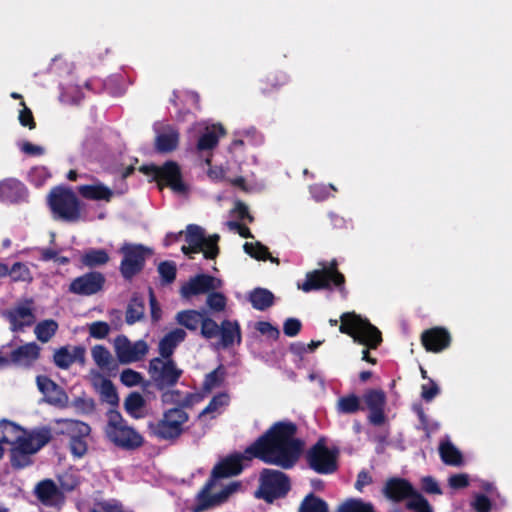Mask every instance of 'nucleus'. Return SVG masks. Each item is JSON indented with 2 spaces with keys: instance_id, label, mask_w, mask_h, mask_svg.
I'll list each match as a JSON object with an SVG mask.
<instances>
[{
  "instance_id": "1",
  "label": "nucleus",
  "mask_w": 512,
  "mask_h": 512,
  "mask_svg": "<svg viewBox=\"0 0 512 512\" xmlns=\"http://www.w3.org/2000/svg\"><path fill=\"white\" fill-rule=\"evenodd\" d=\"M297 425L291 421H279L274 423L264 434L258 437L244 453L235 452L221 460L213 467L210 477L196 496L194 512H202L207 509L225 503L230 495L240 487V482H232L226 485L220 492L211 493L220 479L230 478L242 473L243 461L257 458L262 462L289 470L298 463L303 450L304 441L296 437Z\"/></svg>"
},
{
  "instance_id": "2",
  "label": "nucleus",
  "mask_w": 512,
  "mask_h": 512,
  "mask_svg": "<svg viewBox=\"0 0 512 512\" xmlns=\"http://www.w3.org/2000/svg\"><path fill=\"white\" fill-rule=\"evenodd\" d=\"M48 426L26 430L13 421H0V444L10 445V463L14 469H23L32 464L31 456L52 440Z\"/></svg>"
},
{
  "instance_id": "3",
  "label": "nucleus",
  "mask_w": 512,
  "mask_h": 512,
  "mask_svg": "<svg viewBox=\"0 0 512 512\" xmlns=\"http://www.w3.org/2000/svg\"><path fill=\"white\" fill-rule=\"evenodd\" d=\"M340 320L339 331L350 336L355 343L364 345L366 348L362 350V360L375 365L377 360L370 355L369 349H377L381 345V331L367 318L355 312L343 313Z\"/></svg>"
},
{
  "instance_id": "4",
  "label": "nucleus",
  "mask_w": 512,
  "mask_h": 512,
  "mask_svg": "<svg viewBox=\"0 0 512 512\" xmlns=\"http://www.w3.org/2000/svg\"><path fill=\"white\" fill-rule=\"evenodd\" d=\"M193 394H188L181 407L165 410L157 421H151L147 427L151 436L161 441L176 442L184 433V424L188 422L189 415L183 409L191 405Z\"/></svg>"
},
{
  "instance_id": "5",
  "label": "nucleus",
  "mask_w": 512,
  "mask_h": 512,
  "mask_svg": "<svg viewBox=\"0 0 512 512\" xmlns=\"http://www.w3.org/2000/svg\"><path fill=\"white\" fill-rule=\"evenodd\" d=\"M318 265L320 268L306 273L304 282L298 284V288L306 293L319 290L331 291L335 288L343 297H346V279L338 269L337 260L332 259L328 264L321 261Z\"/></svg>"
},
{
  "instance_id": "6",
  "label": "nucleus",
  "mask_w": 512,
  "mask_h": 512,
  "mask_svg": "<svg viewBox=\"0 0 512 512\" xmlns=\"http://www.w3.org/2000/svg\"><path fill=\"white\" fill-rule=\"evenodd\" d=\"M104 432L111 443L126 451L136 450L144 443L143 436L132 426H129L117 410L108 412V422Z\"/></svg>"
},
{
  "instance_id": "7",
  "label": "nucleus",
  "mask_w": 512,
  "mask_h": 512,
  "mask_svg": "<svg viewBox=\"0 0 512 512\" xmlns=\"http://www.w3.org/2000/svg\"><path fill=\"white\" fill-rule=\"evenodd\" d=\"M290 489L291 482L288 475L279 470L264 468L260 472L259 487L255 497L267 503H273L277 499L284 498Z\"/></svg>"
},
{
  "instance_id": "8",
  "label": "nucleus",
  "mask_w": 512,
  "mask_h": 512,
  "mask_svg": "<svg viewBox=\"0 0 512 512\" xmlns=\"http://www.w3.org/2000/svg\"><path fill=\"white\" fill-rule=\"evenodd\" d=\"M220 236L213 234L205 237L204 229L196 224H189L186 227L185 241L188 246L183 245L181 251L186 255L203 252L206 259H215L220 252L218 242Z\"/></svg>"
},
{
  "instance_id": "9",
  "label": "nucleus",
  "mask_w": 512,
  "mask_h": 512,
  "mask_svg": "<svg viewBox=\"0 0 512 512\" xmlns=\"http://www.w3.org/2000/svg\"><path fill=\"white\" fill-rule=\"evenodd\" d=\"M48 204L58 219L75 222L80 218V202L71 189L53 188L48 195Z\"/></svg>"
},
{
  "instance_id": "10",
  "label": "nucleus",
  "mask_w": 512,
  "mask_h": 512,
  "mask_svg": "<svg viewBox=\"0 0 512 512\" xmlns=\"http://www.w3.org/2000/svg\"><path fill=\"white\" fill-rule=\"evenodd\" d=\"M338 454L339 450L337 448L329 449L325 438L321 437L306 451L305 460L308 467L316 473L328 475L338 469Z\"/></svg>"
},
{
  "instance_id": "11",
  "label": "nucleus",
  "mask_w": 512,
  "mask_h": 512,
  "mask_svg": "<svg viewBox=\"0 0 512 512\" xmlns=\"http://www.w3.org/2000/svg\"><path fill=\"white\" fill-rule=\"evenodd\" d=\"M148 373L154 386L163 391L178 383L183 370L172 358L155 357L149 361Z\"/></svg>"
},
{
  "instance_id": "12",
  "label": "nucleus",
  "mask_w": 512,
  "mask_h": 512,
  "mask_svg": "<svg viewBox=\"0 0 512 512\" xmlns=\"http://www.w3.org/2000/svg\"><path fill=\"white\" fill-rule=\"evenodd\" d=\"M139 171L145 175H152L160 189L167 186L178 193H184L187 190L182 180L180 167L175 161H166L162 166L142 165Z\"/></svg>"
},
{
  "instance_id": "13",
  "label": "nucleus",
  "mask_w": 512,
  "mask_h": 512,
  "mask_svg": "<svg viewBox=\"0 0 512 512\" xmlns=\"http://www.w3.org/2000/svg\"><path fill=\"white\" fill-rule=\"evenodd\" d=\"M123 258L120 263V273L125 280H132L145 266L146 258L151 250L141 244L125 243L119 249Z\"/></svg>"
},
{
  "instance_id": "14",
  "label": "nucleus",
  "mask_w": 512,
  "mask_h": 512,
  "mask_svg": "<svg viewBox=\"0 0 512 512\" xmlns=\"http://www.w3.org/2000/svg\"><path fill=\"white\" fill-rule=\"evenodd\" d=\"M114 349L119 362L128 364L141 360L148 352V345L144 340L131 343L125 335H118L114 339Z\"/></svg>"
},
{
  "instance_id": "15",
  "label": "nucleus",
  "mask_w": 512,
  "mask_h": 512,
  "mask_svg": "<svg viewBox=\"0 0 512 512\" xmlns=\"http://www.w3.org/2000/svg\"><path fill=\"white\" fill-rule=\"evenodd\" d=\"M105 276L98 271H90L73 279L69 292L81 296H91L101 291L105 284Z\"/></svg>"
},
{
  "instance_id": "16",
  "label": "nucleus",
  "mask_w": 512,
  "mask_h": 512,
  "mask_svg": "<svg viewBox=\"0 0 512 512\" xmlns=\"http://www.w3.org/2000/svg\"><path fill=\"white\" fill-rule=\"evenodd\" d=\"M6 359L9 366L30 368L40 358L41 347L36 342H28L20 346L9 348Z\"/></svg>"
},
{
  "instance_id": "17",
  "label": "nucleus",
  "mask_w": 512,
  "mask_h": 512,
  "mask_svg": "<svg viewBox=\"0 0 512 512\" xmlns=\"http://www.w3.org/2000/svg\"><path fill=\"white\" fill-rule=\"evenodd\" d=\"M26 303L28 305H17L3 313L10 323L12 332L23 331L25 327H30L35 322V315L31 307L32 300H27Z\"/></svg>"
},
{
  "instance_id": "18",
  "label": "nucleus",
  "mask_w": 512,
  "mask_h": 512,
  "mask_svg": "<svg viewBox=\"0 0 512 512\" xmlns=\"http://www.w3.org/2000/svg\"><path fill=\"white\" fill-rule=\"evenodd\" d=\"M421 343L428 352L439 353L451 344V335L444 327H432L422 332Z\"/></svg>"
},
{
  "instance_id": "19",
  "label": "nucleus",
  "mask_w": 512,
  "mask_h": 512,
  "mask_svg": "<svg viewBox=\"0 0 512 512\" xmlns=\"http://www.w3.org/2000/svg\"><path fill=\"white\" fill-rule=\"evenodd\" d=\"M215 283L216 278L214 276L203 273L197 274L181 286L180 294L186 299H189L192 296L206 294L217 289Z\"/></svg>"
},
{
  "instance_id": "20",
  "label": "nucleus",
  "mask_w": 512,
  "mask_h": 512,
  "mask_svg": "<svg viewBox=\"0 0 512 512\" xmlns=\"http://www.w3.org/2000/svg\"><path fill=\"white\" fill-rule=\"evenodd\" d=\"M415 491L410 481L400 477L389 478L383 487L384 496L396 503L410 499Z\"/></svg>"
},
{
  "instance_id": "21",
  "label": "nucleus",
  "mask_w": 512,
  "mask_h": 512,
  "mask_svg": "<svg viewBox=\"0 0 512 512\" xmlns=\"http://www.w3.org/2000/svg\"><path fill=\"white\" fill-rule=\"evenodd\" d=\"M28 190L16 178H6L0 181V201L6 204H18L26 201Z\"/></svg>"
},
{
  "instance_id": "22",
  "label": "nucleus",
  "mask_w": 512,
  "mask_h": 512,
  "mask_svg": "<svg viewBox=\"0 0 512 512\" xmlns=\"http://www.w3.org/2000/svg\"><path fill=\"white\" fill-rule=\"evenodd\" d=\"M179 141V130L173 125L167 124L157 131L154 148L159 153H170L177 149Z\"/></svg>"
},
{
  "instance_id": "23",
  "label": "nucleus",
  "mask_w": 512,
  "mask_h": 512,
  "mask_svg": "<svg viewBox=\"0 0 512 512\" xmlns=\"http://www.w3.org/2000/svg\"><path fill=\"white\" fill-rule=\"evenodd\" d=\"M36 383L39 391L46 396L48 403L59 405L67 400L65 391L49 377L37 376Z\"/></svg>"
},
{
  "instance_id": "24",
  "label": "nucleus",
  "mask_w": 512,
  "mask_h": 512,
  "mask_svg": "<svg viewBox=\"0 0 512 512\" xmlns=\"http://www.w3.org/2000/svg\"><path fill=\"white\" fill-rule=\"evenodd\" d=\"M85 361V348L74 346L70 351L69 346H62L54 352L53 362L60 369H68L73 363Z\"/></svg>"
},
{
  "instance_id": "25",
  "label": "nucleus",
  "mask_w": 512,
  "mask_h": 512,
  "mask_svg": "<svg viewBox=\"0 0 512 512\" xmlns=\"http://www.w3.org/2000/svg\"><path fill=\"white\" fill-rule=\"evenodd\" d=\"M219 336L223 348H229L234 344H241L242 335L239 322L237 320H223Z\"/></svg>"
},
{
  "instance_id": "26",
  "label": "nucleus",
  "mask_w": 512,
  "mask_h": 512,
  "mask_svg": "<svg viewBox=\"0 0 512 512\" xmlns=\"http://www.w3.org/2000/svg\"><path fill=\"white\" fill-rule=\"evenodd\" d=\"M187 334L181 328H175L164 335L159 342V354L162 358H172L176 347L185 340Z\"/></svg>"
},
{
  "instance_id": "27",
  "label": "nucleus",
  "mask_w": 512,
  "mask_h": 512,
  "mask_svg": "<svg viewBox=\"0 0 512 512\" xmlns=\"http://www.w3.org/2000/svg\"><path fill=\"white\" fill-rule=\"evenodd\" d=\"M81 197L87 200L110 202L113 191L101 182L92 185H81L77 188Z\"/></svg>"
},
{
  "instance_id": "28",
  "label": "nucleus",
  "mask_w": 512,
  "mask_h": 512,
  "mask_svg": "<svg viewBox=\"0 0 512 512\" xmlns=\"http://www.w3.org/2000/svg\"><path fill=\"white\" fill-rule=\"evenodd\" d=\"M206 311H198L194 309H187L179 311L176 316V322L188 329L189 331L195 332L201 327L202 320L205 316Z\"/></svg>"
},
{
  "instance_id": "29",
  "label": "nucleus",
  "mask_w": 512,
  "mask_h": 512,
  "mask_svg": "<svg viewBox=\"0 0 512 512\" xmlns=\"http://www.w3.org/2000/svg\"><path fill=\"white\" fill-rule=\"evenodd\" d=\"M225 129L221 124H214L211 128L199 137L197 142V149L199 151L211 150L218 145L219 137L225 135Z\"/></svg>"
},
{
  "instance_id": "30",
  "label": "nucleus",
  "mask_w": 512,
  "mask_h": 512,
  "mask_svg": "<svg viewBox=\"0 0 512 512\" xmlns=\"http://www.w3.org/2000/svg\"><path fill=\"white\" fill-rule=\"evenodd\" d=\"M274 299V294L270 290L260 287L253 289L248 297L252 307L259 311L270 308L274 304Z\"/></svg>"
},
{
  "instance_id": "31",
  "label": "nucleus",
  "mask_w": 512,
  "mask_h": 512,
  "mask_svg": "<svg viewBox=\"0 0 512 512\" xmlns=\"http://www.w3.org/2000/svg\"><path fill=\"white\" fill-rule=\"evenodd\" d=\"M80 260L83 266L95 268L107 264L110 256L105 249L90 248L82 254Z\"/></svg>"
},
{
  "instance_id": "32",
  "label": "nucleus",
  "mask_w": 512,
  "mask_h": 512,
  "mask_svg": "<svg viewBox=\"0 0 512 512\" xmlns=\"http://www.w3.org/2000/svg\"><path fill=\"white\" fill-rule=\"evenodd\" d=\"M298 512H329V506L324 499L311 492L301 501Z\"/></svg>"
},
{
  "instance_id": "33",
  "label": "nucleus",
  "mask_w": 512,
  "mask_h": 512,
  "mask_svg": "<svg viewBox=\"0 0 512 512\" xmlns=\"http://www.w3.org/2000/svg\"><path fill=\"white\" fill-rule=\"evenodd\" d=\"M35 495L43 504L47 505L52 502L58 494V488L53 480L45 479L40 481L35 487Z\"/></svg>"
},
{
  "instance_id": "34",
  "label": "nucleus",
  "mask_w": 512,
  "mask_h": 512,
  "mask_svg": "<svg viewBox=\"0 0 512 512\" xmlns=\"http://www.w3.org/2000/svg\"><path fill=\"white\" fill-rule=\"evenodd\" d=\"M439 454L446 465L460 466L463 463L461 452L449 441L440 444Z\"/></svg>"
},
{
  "instance_id": "35",
  "label": "nucleus",
  "mask_w": 512,
  "mask_h": 512,
  "mask_svg": "<svg viewBox=\"0 0 512 512\" xmlns=\"http://www.w3.org/2000/svg\"><path fill=\"white\" fill-rule=\"evenodd\" d=\"M58 327L57 321L46 319L36 324L34 333L40 342L47 343L56 334Z\"/></svg>"
},
{
  "instance_id": "36",
  "label": "nucleus",
  "mask_w": 512,
  "mask_h": 512,
  "mask_svg": "<svg viewBox=\"0 0 512 512\" xmlns=\"http://www.w3.org/2000/svg\"><path fill=\"white\" fill-rule=\"evenodd\" d=\"M145 306L143 299L133 296L126 309V322L129 325L140 321L144 317Z\"/></svg>"
},
{
  "instance_id": "37",
  "label": "nucleus",
  "mask_w": 512,
  "mask_h": 512,
  "mask_svg": "<svg viewBox=\"0 0 512 512\" xmlns=\"http://www.w3.org/2000/svg\"><path fill=\"white\" fill-rule=\"evenodd\" d=\"M288 82V76L279 71L268 73L263 79H261V90L263 93H268L274 89H278Z\"/></svg>"
},
{
  "instance_id": "38",
  "label": "nucleus",
  "mask_w": 512,
  "mask_h": 512,
  "mask_svg": "<svg viewBox=\"0 0 512 512\" xmlns=\"http://www.w3.org/2000/svg\"><path fill=\"white\" fill-rule=\"evenodd\" d=\"M243 248H244V251L249 256H251L252 258H255L257 260H262V261L270 260V261L276 262V263L279 262V260L277 258L271 257L268 247H266L265 245H263L260 242H255V243L246 242L243 245Z\"/></svg>"
},
{
  "instance_id": "39",
  "label": "nucleus",
  "mask_w": 512,
  "mask_h": 512,
  "mask_svg": "<svg viewBox=\"0 0 512 512\" xmlns=\"http://www.w3.org/2000/svg\"><path fill=\"white\" fill-rule=\"evenodd\" d=\"M146 405L144 397L139 392H131L124 401L126 412L134 418H139L138 412Z\"/></svg>"
},
{
  "instance_id": "40",
  "label": "nucleus",
  "mask_w": 512,
  "mask_h": 512,
  "mask_svg": "<svg viewBox=\"0 0 512 512\" xmlns=\"http://www.w3.org/2000/svg\"><path fill=\"white\" fill-rule=\"evenodd\" d=\"M364 402L369 411L385 408L386 395L382 390L371 389L364 394Z\"/></svg>"
},
{
  "instance_id": "41",
  "label": "nucleus",
  "mask_w": 512,
  "mask_h": 512,
  "mask_svg": "<svg viewBox=\"0 0 512 512\" xmlns=\"http://www.w3.org/2000/svg\"><path fill=\"white\" fill-rule=\"evenodd\" d=\"M65 434L70 438L73 436H89L91 433L90 426L82 421L67 419L64 420Z\"/></svg>"
},
{
  "instance_id": "42",
  "label": "nucleus",
  "mask_w": 512,
  "mask_h": 512,
  "mask_svg": "<svg viewBox=\"0 0 512 512\" xmlns=\"http://www.w3.org/2000/svg\"><path fill=\"white\" fill-rule=\"evenodd\" d=\"M226 370L223 365H219L216 369L211 371L205 376L203 388L206 391H211L214 388L220 387L224 381Z\"/></svg>"
},
{
  "instance_id": "43",
  "label": "nucleus",
  "mask_w": 512,
  "mask_h": 512,
  "mask_svg": "<svg viewBox=\"0 0 512 512\" xmlns=\"http://www.w3.org/2000/svg\"><path fill=\"white\" fill-rule=\"evenodd\" d=\"M92 358L100 368H109L113 362L111 353L103 345H95L91 350Z\"/></svg>"
},
{
  "instance_id": "44",
  "label": "nucleus",
  "mask_w": 512,
  "mask_h": 512,
  "mask_svg": "<svg viewBox=\"0 0 512 512\" xmlns=\"http://www.w3.org/2000/svg\"><path fill=\"white\" fill-rule=\"evenodd\" d=\"M361 409L360 399L355 394L343 396L338 400V410L345 414H353Z\"/></svg>"
},
{
  "instance_id": "45",
  "label": "nucleus",
  "mask_w": 512,
  "mask_h": 512,
  "mask_svg": "<svg viewBox=\"0 0 512 512\" xmlns=\"http://www.w3.org/2000/svg\"><path fill=\"white\" fill-rule=\"evenodd\" d=\"M220 329L221 325H218L206 312L200 327L201 336L205 339L216 338L219 336Z\"/></svg>"
},
{
  "instance_id": "46",
  "label": "nucleus",
  "mask_w": 512,
  "mask_h": 512,
  "mask_svg": "<svg viewBox=\"0 0 512 512\" xmlns=\"http://www.w3.org/2000/svg\"><path fill=\"white\" fill-rule=\"evenodd\" d=\"M406 508L415 512H433L428 500L417 490L406 503Z\"/></svg>"
},
{
  "instance_id": "47",
  "label": "nucleus",
  "mask_w": 512,
  "mask_h": 512,
  "mask_svg": "<svg viewBox=\"0 0 512 512\" xmlns=\"http://www.w3.org/2000/svg\"><path fill=\"white\" fill-rule=\"evenodd\" d=\"M158 272L161 277L162 284L168 285L176 279L177 268L172 261H163L158 265Z\"/></svg>"
},
{
  "instance_id": "48",
  "label": "nucleus",
  "mask_w": 512,
  "mask_h": 512,
  "mask_svg": "<svg viewBox=\"0 0 512 512\" xmlns=\"http://www.w3.org/2000/svg\"><path fill=\"white\" fill-rule=\"evenodd\" d=\"M101 395L105 401L111 405H116L119 401L116 388L111 380L105 379L101 385Z\"/></svg>"
},
{
  "instance_id": "49",
  "label": "nucleus",
  "mask_w": 512,
  "mask_h": 512,
  "mask_svg": "<svg viewBox=\"0 0 512 512\" xmlns=\"http://www.w3.org/2000/svg\"><path fill=\"white\" fill-rule=\"evenodd\" d=\"M206 302L209 308L216 312L223 311L226 307V297L222 293L215 292L214 290L209 292Z\"/></svg>"
},
{
  "instance_id": "50",
  "label": "nucleus",
  "mask_w": 512,
  "mask_h": 512,
  "mask_svg": "<svg viewBox=\"0 0 512 512\" xmlns=\"http://www.w3.org/2000/svg\"><path fill=\"white\" fill-rule=\"evenodd\" d=\"M110 332V326L104 321H95L89 325V335L95 339H104Z\"/></svg>"
},
{
  "instance_id": "51",
  "label": "nucleus",
  "mask_w": 512,
  "mask_h": 512,
  "mask_svg": "<svg viewBox=\"0 0 512 512\" xmlns=\"http://www.w3.org/2000/svg\"><path fill=\"white\" fill-rule=\"evenodd\" d=\"M143 377L141 373L130 368L124 369L120 374L121 382L127 387L137 386L141 383Z\"/></svg>"
},
{
  "instance_id": "52",
  "label": "nucleus",
  "mask_w": 512,
  "mask_h": 512,
  "mask_svg": "<svg viewBox=\"0 0 512 512\" xmlns=\"http://www.w3.org/2000/svg\"><path fill=\"white\" fill-rule=\"evenodd\" d=\"M7 273H9L14 281H25L30 277L28 267L21 262L14 263Z\"/></svg>"
},
{
  "instance_id": "53",
  "label": "nucleus",
  "mask_w": 512,
  "mask_h": 512,
  "mask_svg": "<svg viewBox=\"0 0 512 512\" xmlns=\"http://www.w3.org/2000/svg\"><path fill=\"white\" fill-rule=\"evenodd\" d=\"M228 402V396L227 394L221 393L218 395H215L208 405L202 410L200 413V416L213 413L218 410L219 407H222L226 405Z\"/></svg>"
},
{
  "instance_id": "54",
  "label": "nucleus",
  "mask_w": 512,
  "mask_h": 512,
  "mask_svg": "<svg viewBox=\"0 0 512 512\" xmlns=\"http://www.w3.org/2000/svg\"><path fill=\"white\" fill-rule=\"evenodd\" d=\"M20 105L23 106V109L19 112V122L22 126L28 127L30 130L36 128V122L33 116L32 111L26 106L24 101L20 102Z\"/></svg>"
},
{
  "instance_id": "55",
  "label": "nucleus",
  "mask_w": 512,
  "mask_h": 512,
  "mask_svg": "<svg viewBox=\"0 0 512 512\" xmlns=\"http://www.w3.org/2000/svg\"><path fill=\"white\" fill-rule=\"evenodd\" d=\"M255 328L259 333L267 335L273 340H277L280 336L279 329L267 321H258Z\"/></svg>"
},
{
  "instance_id": "56",
  "label": "nucleus",
  "mask_w": 512,
  "mask_h": 512,
  "mask_svg": "<svg viewBox=\"0 0 512 512\" xmlns=\"http://www.w3.org/2000/svg\"><path fill=\"white\" fill-rule=\"evenodd\" d=\"M302 328V323L297 318H288L283 324V332L288 337L297 336Z\"/></svg>"
},
{
  "instance_id": "57",
  "label": "nucleus",
  "mask_w": 512,
  "mask_h": 512,
  "mask_svg": "<svg viewBox=\"0 0 512 512\" xmlns=\"http://www.w3.org/2000/svg\"><path fill=\"white\" fill-rule=\"evenodd\" d=\"M429 381V384L421 386V397L426 402L432 401L440 393L438 385L432 379Z\"/></svg>"
},
{
  "instance_id": "58",
  "label": "nucleus",
  "mask_w": 512,
  "mask_h": 512,
  "mask_svg": "<svg viewBox=\"0 0 512 512\" xmlns=\"http://www.w3.org/2000/svg\"><path fill=\"white\" fill-rule=\"evenodd\" d=\"M90 512H124L122 505L117 501H102L96 504V508Z\"/></svg>"
},
{
  "instance_id": "59",
  "label": "nucleus",
  "mask_w": 512,
  "mask_h": 512,
  "mask_svg": "<svg viewBox=\"0 0 512 512\" xmlns=\"http://www.w3.org/2000/svg\"><path fill=\"white\" fill-rule=\"evenodd\" d=\"M71 454L76 458H82L88 451V441L69 440Z\"/></svg>"
},
{
  "instance_id": "60",
  "label": "nucleus",
  "mask_w": 512,
  "mask_h": 512,
  "mask_svg": "<svg viewBox=\"0 0 512 512\" xmlns=\"http://www.w3.org/2000/svg\"><path fill=\"white\" fill-rule=\"evenodd\" d=\"M476 512H490L492 508L491 500L484 494H478L472 503Z\"/></svg>"
},
{
  "instance_id": "61",
  "label": "nucleus",
  "mask_w": 512,
  "mask_h": 512,
  "mask_svg": "<svg viewBox=\"0 0 512 512\" xmlns=\"http://www.w3.org/2000/svg\"><path fill=\"white\" fill-rule=\"evenodd\" d=\"M448 482L453 489H463L469 485V477L464 473L454 474L450 476Z\"/></svg>"
},
{
  "instance_id": "62",
  "label": "nucleus",
  "mask_w": 512,
  "mask_h": 512,
  "mask_svg": "<svg viewBox=\"0 0 512 512\" xmlns=\"http://www.w3.org/2000/svg\"><path fill=\"white\" fill-rule=\"evenodd\" d=\"M149 304H150V313H151L152 321H154V322L159 321L161 318V315H162V310H161V307H160L152 289H150Z\"/></svg>"
},
{
  "instance_id": "63",
  "label": "nucleus",
  "mask_w": 512,
  "mask_h": 512,
  "mask_svg": "<svg viewBox=\"0 0 512 512\" xmlns=\"http://www.w3.org/2000/svg\"><path fill=\"white\" fill-rule=\"evenodd\" d=\"M422 488L426 493L429 494H441V488L434 478L431 476L424 477L422 479Z\"/></svg>"
},
{
  "instance_id": "64",
  "label": "nucleus",
  "mask_w": 512,
  "mask_h": 512,
  "mask_svg": "<svg viewBox=\"0 0 512 512\" xmlns=\"http://www.w3.org/2000/svg\"><path fill=\"white\" fill-rule=\"evenodd\" d=\"M20 149L23 153L30 156H41L45 153V149L42 146L35 145L29 141L23 142Z\"/></svg>"
}]
</instances>
